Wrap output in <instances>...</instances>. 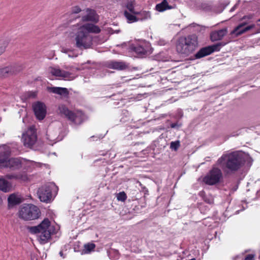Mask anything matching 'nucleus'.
Wrapping results in <instances>:
<instances>
[{"mask_svg":"<svg viewBox=\"0 0 260 260\" xmlns=\"http://www.w3.org/2000/svg\"><path fill=\"white\" fill-rule=\"evenodd\" d=\"M100 27L93 24L87 23L81 26L75 35V46L81 49H87L93 45V37L90 33L98 34Z\"/></svg>","mask_w":260,"mask_h":260,"instance_id":"1","label":"nucleus"},{"mask_svg":"<svg viewBox=\"0 0 260 260\" xmlns=\"http://www.w3.org/2000/svg\"><path fill=\"white\" fill-rule=\"evenodd\" d=\"M176 50L181 56L185 57L193 54L199 47L198 36L195 34L180 37L176 41Z\"/></svg>","mask_w":260,"mask_h":260,"instance_id":"2","label":"nucleus"},{"mask_svg":"<svg viewBox=\"0 0 260 260\" xmlns=\"http://www.w3.org/2000/svg\"><path fill=\"white\" fill-rule=\"evenodd\" d=\"M244 155L239 152H233L223 154L217 161V164L223 170L227 169L231 172H236L245 164Z\"/></svg>","mask_w":260,"mask_h":260,"instance_id":"3","label":"nucleus"},{"mask_svg":"<svg viewBox=\"0 0 260 260\" xmlns=\"http://www.w3.org/2000/svg\"><path fill=\"white\" fill-rule=\"evenodd\" d=\"M29 232L32 234H38L39 240L42 244L49 242L51 235L54 234L55 229L51 225L49 219L45 218L38 225L28 228Z\"/></svg>","mask_w":260,"mask_h":260,"instance_id":"4","label":"nucleus"},{"mask_svg":"<svg viewBox=\"0 0 260 260\" xmlns=\"http://www.w3.org/2000/svg\"><path fill=\"white\" fill-rule=\"evenodd\" d=\"M10 153L9 147L5 145L0 146V169L5 168L10 171L20 169L22 167L21 161L18 158H11L8 159Z\"/></svg>","mask_w":260,"mask_h":260,"instance_id":"5","label":"nucleus"},{"mask_svg":"<svg viewBox=\"0 0 260 260\" xmlns=\"http://www.w3.org/2000/svg\"><path fill=\"white\" fill-rule=\"evenodd\" d=\"M41 215L39 208L32 204H24L19 211V217L25 220H31L38 219Z\"/></svg>","mask_w":260,"mask_h":260,"instance_id":"6","label":"nucleus"},{"mask_svg":"<svg viewBox=\"0 0 260 260\" xmlns=\"http://www.w3.org/2000/svg\"><path fill=\"white\" fill-rule=\"evenodd\" d=\"M58 112L61 116H63L73 123L79 125L83 121L84 114L81 111L74 112L70 110L64 105H59L58 107Z\"/></svg>","mask_w":260,"mask_h":260,"instance_id":"7","label":"nucleus"},{"mask_svg":"<svg viewBox=\"0 0 260 260\" xmlns=\"http://www.w3.org/2000/svg\"><path fill=\"white\" fill-rule=\"evenodd\" d=\"M57 188V186L54 183L42 186L39 188L37 192L39 199L43 202H50L52 199V191Z\"/></svg>","mask_w":260,"mask_h":260,"instance_id":"8","label":"nucleus"},{"mask_svg":"<svg viewBox=\"0 0 260 260\" xmlns=\"http://www.w3.org/2000/svg\"><path fill=\"white\" fill-rule=\"evenodd\" d=\"M222 177L221 170L217 167H213L204 177L203 182L206 184L213 185L219 183Z\"/></svg>","mask_w":260,"mask_h":260,"instance_id":"9","label":"nucleus"},{"mask_svg":"<svg viewBox=\"0 0 260 260\" xmlns=\"http://www.w3.org/2000/svg\"><path fill=\"white\" fill-rule=\"evenodd\" d=\"M225 45L222 42H219L216 44L208 46L200 49L195 54L196 59H200L206 56L210 55L214 51H218L221 47Z\"/></svg>","mask_w":260,"mask_h":260,"instance_id":"10","label":"nucleus"},{"mask_svg":"<svg viewBox=\"0 0 260 260\" xmlns=\"http://www.w3.org/2000/svg\"><path fill=\"white\" fill-rule=\"evenodd\" d=\"M131 49L141 57L150 55L152 52V48L148 42H143L131 47Z\"/></svg>","mask_w":260,"mask_h":260,"instance_id":"11","label":"nucleus"},{"mask_svg":"<svg viewBox=\"0 0 260 260\" xmlns=\"http://www.w3.org/2000/svg\"><path fill=\"white\" fill-rule=\"evenodd\" d=\"M22 140L25 146L27 147H32L36 143L37 140V133L35 128L34 127H30L27 131L26 133L23 135Z\"/></svg>","mask_w":260,"mask_h":260,"instance_id":"12","label":"nucleus"},{"mask_svg":"<svg viewBox=\"0 0 260 260\" xmlns=\"http://www.w3.org/2000/svg\"><path fill=\"white\" fill-rule=\"evenodd\" d=\"M23 69L22 64H13L0 69V77H8L16 74L21 72Z\"/></svg>","mask_w":260,"mask_h":260,"instance_id":"13","label":"nucleus"},{"mask_svg":"<svg viewBox=\"0 0 260 260\" xmlns=\"http://www.w3.org/2000/svg\"><path fill=\"white\" fill-rule=\"evenodd\" d=\"M32 108L38 119L41 120L45 117L46 107L44 103L41 102H37L32 105Z\"/></svg>","mask_w":260,"mask_h":260,"instance_id":"14","label":"nucleus"},{"mask_svg":"<svg viewBox=\"0 0 260 260\" xmlns=\"http://www.w3.org/2000/svg\"><path fill=\"white\" fill-rule=\"evenodd\" d=\"M86 14L82 17L83 22L91 21L97 23L99 21V16L95 10L87 8L86 10Z\"/></svg>","mask_w":260,"mask_h":260,"instance_id":"15","label":"nucleus"},{"mask_svg":"<svg viewBox=\"0 0 260 260\" xmlns=\"http://www.w3.org/2000/svg\"><path fill=\"white\" fill-rule=\"evenodd\" d=\"M246 23L242 22L240 23L235 29L231 31V35H235L238 36L241 34L247 31L254 27V25H249L246 26Z\"/></svg>","mask_w":260,"mask_h":260,"instance_id":"16","label":"nucleus"},{"mask_svg":"<svg viewBox=\"0 0 260 260\" xmlns=\"http://www.w3.org/2000/svg\"><path fill=\"white\" fill-rule=\"evenodd\" d=\"M227 33V28H224L218 30L213 31L210 34L211 40L213 42L221 40Z\"/></svg>","mask_w":260,"mask_h":260,"instance_id":"17","label":"nucleus"},{"mask_svg":"<svg viewBox=\"0 0 260 260\" xmlns=\"http://www.w3.org/2000/svg\"><path fill=\"white\" fill-rule=\"evenodd\" d=\"M109 69L117 70H124L128 68V65L122 61H111L108 63Z\"/></svg>","mask_w":260,"mask_h":260,"instance_id":"18","label":"nucleus"},{"mask_svg":"<svg viewBox=\"0 0 260 260\" xmlns=\"http://www.w3.org/2000/svg\"><path fill=\"white\" fill-rule=\"evenodd\" d=\"M50 72L52 75L63 79L69 78L71 75V73L69 72L57 68H50Z\"/></svg>","mask_w":260,"mask_h":260,"instance_id":"19","label":"nucleus"},{"mask_svg":"<svg viewBox=\"0 0 260 260\" xmlns=\"http://www.w3.org/2000/svg\"><path fill=\"white\" fill-rule=\"evenodd\" d=\"M47 90L50 92L64 96L68 95L69 94L68 89L63 87H47Z\"/></svg>","mask_w":260,"mask_h":260,"instance_id":"20","label":"nucleus"},{"mask_svg":"<svg viewBox=\"0 0 260 260\" xmlns=\"http://www.w3.org/2000/svg\"><path fill=\"white\" fill-rule=\"evenodd\" d=\"M5 178L10 180H21L23 181H25L27 179L26 175L24 173L9 174L5 176Z\"/></svg>","mask_w":260,"mask_h":260,"instance_id":"21","label":"nucleus"},{"mask_svg":"<svg viewBox=\"0 0 260 260\" xmlns=\"http://www.w3.org/2000/svg\"><path fill=\"white\" fill-rule=\"evenodd\" d=\"M12 186L11 183L5 179H0V190L5 192H10L12 190Z\"/></svg>","mask_w":260,"mask_h":260,"instance_id":"22","label":"nucleus"},{"mask_svg":"<svg viewBox=\"0 0 260 260\" xmlns=\"http://www.w3.org/2000/svg\"><path fill=\"white\" fill-rule=\"evenodd\" d=\"M9 206H15L21 202V199L15 193L10 194L8 198Z\"/></svg>","mask_w":260,"mask_h":260,"instance_id":"23","label":"nucleus"},{"mask_svg":"<svg viewBox=\"0 0 260 260\" xmlns=\"http://www.w3.org/2000/svg\"><path fill=\"white\" fill-rule=\"evenodd\" d=\"M136 15H137L138 21H143L151 18V14L149 11H141L137 12Z\"/></svg>","mask_w":260,"mask_h":260,"instance_id":"24","label":"nucleus"},{"mask_svg":"<svg viewBox=\"0 0 260 260\" xmlns=\"http://www.w3.org/2000/svg\"><path fill=\"white\" fill-rule=\"evenodd\" d=\"M124 15L126 18L127 22L128 23H133L138 21V17L136 16L137 15L131 13L126 10L124 11Z\"/></svg>","mask_w":260,"mask_h":260,"instance_id":"25","label":"nucleus"},{"mask_svg":"<svg viewBox=\"0 0 260 260\" xmlns=\"http://www.w3.org/2000/svg\"><path fill=\"white\" fill-rule=\"evenodd\" d=\"M37 92L36 91H29L24 92L21 96L22 99L27 101L30 99H34L37 97Z\"/></svg>","mask_w":260,"mask_h":260,"instance_id":"26","label":"nucleus"},{"mask_svg":"<svg viewBox=\"0 0 260 260\" xmlns=\"http://www.w3.org/2000/svg\"><path fill=\"white\" fill-rule=\"evenodd\" d=\"M95 247V245L92 243H88L84 244V249L82 252V254H88L93 251Z\"/></svg>","mask_w":260,"mask_h":260,"instance_id":"27","label":"nucleus"},{"mask_svg":"<svg viewBox=\"0 0 260 260\" xmlns=\"http://www.w3.org/2000/svg\"><path fill=\"white\" fill-rule=\"evenodd\" d=\"M109 258L112 260L117 259L119 257V253L116 249L111 248L107 251Z\"/></svg>","mask_w":260,"mask_h":260,"instance_id":"28","label":"nucleus"},{"mask_svg":"<svg viewBox=\"0 0 260 260\" xmlns=\"http://www.w3.org/2000/svg\"><path fill=\"white\" fill-rule=\"evenodd\" d=\"M170 8L171 7L169 6L166 0H164L161 3L157 4L156 6V10L159 12H162Z\"/></svg>","mask_w":260,"mask_h":260,"instance_id":"29","label":"nucleus"},{"mask_svg":"<svg viewBox=\"0 0 260 260\" xmlns=\"http://www.w3.org/2000/svg\"><path fill=\"white\" fill-rule=\"evenodd\" d=\"M116 198L118 201L124 202L126 200L127 196L124 191H121L117 194Z\"/></svg>","mask_w":260,"mask_h":260,"instance_id":"30","label":"nucleus"},{"mask_svg":"<svg viewBox=\"0 0 260 260\" xmlns=\"http://www.w3.org/2000/svg\"><path fill=\"white\" fill-rule=\"evenodd\" d=\"M126 7L127 9V10L129 11V13H133V14H136L137 12L135 11L134 4L132 2H128L126 4Z\"/></svg>","mask_w":260,"mask_h":260,"instance_id":"31","label":"nucleus"},{"mask_svg":"<svg viewBox=\"0 0 260 260\" xmlns=\"http://www.w3.org/2000/svg\"><path fill=\"white\" fill-rule=\"evenodd\" d=\"M180 146V142L179 141H176L172 142L170 144V148L175 151L178 150Z\"/></svg>","mask_w":260,"mask_h":260,"instance_id":"32","label":"nucleus"},{"mask_svg":"<svg viewBox=\"0 0 260 260\" xmlns=\"http://www.w3.org/2000/svg\"><path fill=\"white\" fill-rule=\"evenodd\" d=\"M7 44L4 41H0V55L4 52Z\"/></svg>","mask_w":260,"mask_h":260,"instance_id":"33","label":"nucleus"},{"mask_svg":"<svg viewBox=\"0 0 260 260\" xmlns=\"http://www.w3.org/2000/svg\"><path fill=\"white\" fill-rule=\"evenodd\" d=\"M81 11V9L78 6L73 8L72 10L73 14H77V13L80 12Z\"/></svg>","mask_w":260,"mask_h":260,"instance_id":"34","label":"nucleus"},{"mask_svg":"<svg viewBox=\"0 0 260 260\" xmlns=\"http://www.w3.org/2000/svg\"><path fill=\"white\" fill-rule=\"evenodd\" d=\"M245 260H254V255L251 254H248L245 257Z\"/></svg>","mask_w":260,"mask_h":260,"instance_id":"35","label":"nucleus"},{"mask_svg":"<svg viewBox=\"0 0 260 260\" xmlns=\"http://www.w3.org/2000/svg\"><path fill=\"white\" fill-rule=\"evenodd\" d=\"M180 125L178 124V123H173L171 124V127L172 128H176V127H180Z\"/></svg>","mask_w":260,"mask_h":260,"instance_id":"36","label":"nucleus"},{"mask_svg":"<svg viewBox=\"0 0 260 260\" xmlns=\"http://www.w3.org/2000/svg\"><path fill=\"white\" fill-rule=\"evenodd\" d=\"M236 7V5H235L231 10V11H233Z\"/></svg>","mask_w":260,"mask_h":260,"instance_id":"37","label":"nucleus"},{"mask_svg":"<svg viewBox=\"0 0 260 260\" xmlns=\"http://www.w3.org/2000/svg\"><path fill=\"white\" fill-rule=\"evenodd\" d=\"M3 201L1 198L0 197V205L2 204Z\"/></svg>","mask_w":260,"mask_h":260,"instance_id":"38","label":"nucleus"},{"mask_svg":"<svg viewBox=\"0 0 260 260\" xmlns=\"http://www.w3.org/2000/svg\"><path fill=\"white\" fill-rule=\"evenodd\" d=\"M59 254H60L61 256H62V255H63V252H62V251H60V252H59Z\"/></svg>","mask_w":260,"mask_h":260,"instance_id":"39","label":"nucleus"},{"mask_svg":"<svg viewBox=\"0 0 260 260\" xmlns=\"http://www.w3.org/2000/svg\"><path fill=\"white\" fill-rule=\"evenodd\" d=\"M62 51L64 52H67L66 49H62Z\"/></svg>","mask_w":260,"mask_h":260,"instance_id":"40","label":"nucleus"},{"mask_svg":"<svg viewBox=\"0 0 260 260\" xmlns=\"http://www.w3.org/2000/svg\"><path fill=\"white\" fill-rule=\"evenodd\" d=\"M246 16H244L243 17L242 19H244L245 18Z\"/></svg>","mask_w":260,"mask_h":260,"instance_id":"41","label":"nucleus"},{"mask_svg":"<svg viewBox=\"0 0 260 260\" xmlns=\"http://www.w3.org/2000/svg\"><path fill=\"white\" fill-rule=\"evenodd\" d=\"M207 202H208V203H211L210 202H209V200H207Z\"/></svg>","mask_w":260,"mask_h":260,"instance_id":"42","label":"nucleus"},{"mask_svg":"<svg viewBox=\"0 0 260 260\" xmlns=\"http://www.w3.org/2000/svg\"><path fill=\"white\" fill-rule=\"evenodd\" d=\"M207 202H208V203H211L210 202H209V200H207Z\"/></svg>","mask_w":260,"mask_h":260,"instance_id":"43","label":"nucleus"}]
</instances>
